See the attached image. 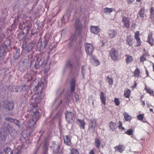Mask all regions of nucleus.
<instances>
[{
    "instance_id": "32",
    "label": "nucleus",
    "mask_w": 154,
    "mask_h": 154,
    "mask_svg": "<svg viewBox=\"0 0 154 154\" xmlns=\"http://www.w3.org/2000/svg\"><path fill=\"white\" fill-rule=\"evenodd\" d=\"M116 124V123H114L112 121H111L109 124V127L110 129L112 131H114L117 128Z\"/></svg>"
},
{
    "instance_id": "19",
    "label": "nucleus",
    "mask_w": 154,
    "mask_h": 154,
    "mask_svg": "<svg viewBox=\"0 0 154 154\" xmlns=\"http://www.w3.org/2000/svg\"><path fill=\"white\" fill-rule=\"evenodd\" d=\"M91 32L95 34H97L100 31V29L98 26H91L90 28Z\"/></svg>"
},
{
    "instance_id": "21",
    "label": "nucleus",
    "mask_w": 154,
    "mask_h": 154,
    "mask_svg": "<svg viewBox=\"0 0 154 154\" xmlns=\"http://www.w3.org/2000/svg\"><path fill=\"white\" fill-rule=\"evenodd\" d=\"M139 31H137L135 33L134 38L136 40L137 42V44L136 46H139L141 45V42L140 41V38L139 37Z\"/></svg>"
},
{
    "instance_id": "22",
    "label": "nucleus",
    "mask_w": 154,
    "mask_h": 154,
    "mask_svg": "<svg viewBox=\"0 0 154 154\" xmlns=\"http://www.w3.org/2000/svg\"><path fill=\"white\" fill-rule=\"evenodd\" d=\"M32 26V25L30 23L27 25H25L23 27V31L26 33L27 35L28 34Z\"/></svg>"
},
{
    "instance_id": "3",
    "label": "nucleus",
    "mask_w": 154,
    "mask_h": 154,
    "mask_svg": "<svg viewBox=\"0 0 154 154\" xmlns=\"http://www.w3.org/2000/svg\"><path fill=\"white\" fill-rule=\"evenodd\" d=\"M44 88V83H38L37 86H35L33 88L34 91L35 93L32 96V99L35 100L36 103L32 106V108L35 104H37L38 102L41 100V97L39 96V94H41Z\"/></svg>"
},
{
    "instance_id": "59",
    "label": "nucleus",
    "mask_w": 154,
    "mask_h": 154,
    "mask_svg": "<svg viewBox=\"0 0 154 154\" xmlns=\"http://www.w3.org/2000/svg\"><path fill=\"white\" fill-rule=\"evenodd\" d=\"M137 119L139 120H142L143 118V115L141 114H139L137 116Z\"/></svg>"
},
{
    "instance_id": "49",
    "label": "nucleus",
    "mask_w": 154,
    "mask_h": 154,
    "mask_svg": "<svg viewBox=\"0 0 154 154\" xmlns=\"http://www.w3.org/2000/svg\"><path fill=\"white\" fill-rule=\"evenodd\" d=\"M108 82L109 85H112L113 84V79L111 78H110L109 76H107L106 77Z\"/></svg>"
},
{
    "instance_id": "64",
    "label": "nucleus",
    "mask_w": 154,
    "mask_h": 154,
    "mask_svg": "<svg viewBox=\"0 0 154 154\" xmlns=\"http://www.w3.org/2000/svg\"><path fill=\"white\" fill-rule=\"evenodd\" d=\"M23 28V25L21 23H20L19 25V28L20 29H22Z\"/></svg>"
},
{
    "instance_id": "56",
    "label": "nucleus",
    "mask_w": 154,
    "mask_h": 154,
    "mask_svg": "<svg viewBox=\"0 0 154 154\" xmlns=\"http://www.w3.org/2000/svg\"><path fill=\"white\" fill-rule=\"evenodd\" d=\"M82 72V76L84 79V76L85 75L86 72L85 71V66H82L81 68Z\"/></svg>"
},
{
    "instance_id": "48",
    "label": "nucleus",
    "mask_w": 154,
    "mask_h": 154,
    "mask_svg": "<svg viewBox=\"0 0 154 154\" xmlns=\"http://www.w3.org/2000/svg\"><path fill=\"white\" fill-rule=\"evenodd\" d=\"M140 72L138 68H137L134 71V75L135 77H138L140 74Z\"/></svg>"
},
{
    "instance_id": "1",
    "label": "nucleus",
    "mask_w": 154,
    "mask_h": 154,
    "mask_svg": "<svg viewBox=\"0 0 154 154\" xmlns=\"http://www.w3.org/2000/svg\"><path fill=\"white\" fill-rule=\"evenodd\" d=\"M76 80L74 78L72 79L69 85L70 89V90L71 94H69L68 92H67L66 93L64 92L65 90V88H60L57 90L56 91V94L57 96H58L54 101L53 105L57 103V109L60 105L62 103L63 101L62 99H61L60 100L59 98L60 97H62L63 96V98L64 99H66L67 100L69 99V97H70L71 94H72L75 91Z\"/></svg>"
},
{
    "instance_id": "5",
    "label": "nucleus",
    "mask_w": 154,
    "mask_h": 154,
    "mask_svg": "<svg viewBox=\"0 0 154 154\" xmlns=\"http://www.w3.org/2000/svg\"><path fill=\"white\" fill-rule=\"evenodd\" d=\"M67 68H69L72 71V75L74 77H75L78 75L79 68H76L73 71L72 64L71 60H68L66 63L65 67L63 69V71L65 72Z\"/></svg>"
},
{
    "instance_id": "15",
    "label": "nucleus",
    "mask_w": 154,
    "mask_h": 154,
    "mask_svg": "<svg viewBox=\"0 0 154 154\" xmlns=\"http://www.w3.org/2000/svg\"><path fill=\"white\" fill-rule=\"evenodd\" d=\"M85 50L86 53L91 56L92 54V52L94 50V48L91 44L86 43L85 44Z\"/></svg>"
},
{
    "instance_id": "37",
    "label": "nucleus",
    "mask_w": 154,
    "mask_h": 154,
    "mask_svg": "<svg viewBox=\"0 0 154 154\" xmlns=\"http://www.w3.org/2000/svg\"><path fill=\"white\" fill-rule=\"evenodd\" d=\"M124 96L126 98H129L130 93H131V91L129 89H128L126 90H125L124 91Z\"/></svg>"
},
{
    "instance_id": "30",
    "label": "nucleus",
    "mask_w": 154,
    "mask_h": 154,
    "mask_svg": "<svg viewBox=\"0 0 154 154\" xmlns=\"http://www.w3.org/2000/svg\"><path fill=\"white\" fill-rule=\"evenodd\" d=\"M20 55V50L19 49H15V51L13 53V57L15 59H17Z\"/></svg>"
},
{
    "instance_id": "10",
    "label": "nucleus",
    "mask_w": 154,
    "mask_h": 154,
    "mask_svg": "<svg viewBox=\"0 0 154 154\" xmlns=\"http://www.w3.org/2000/svg\"><path fill=\"white\" fill-rule=\"evenodd\" d=\"M109 55L112 60L116 61L118 60L119 52L118 51L114 48H112L109 52Z\"/></svg>"
},
{
    "instance_id": "52",
    "label": "nucleus",
    "mask_w": 154,
    "mask_h": 154,
    "mask_svg": "<svg viewBox=\"0 0 154 154\" xmlns=\"http://www.w3.org/2000/svg\"><path fill=\"white\" fill-rule=\"evenodd\" d=\"M48 150V146L46 143H45L43 147V151L44 153H46Z\"/></svg>"
},
{
    "instance_id": "9",
    "label": "nucleus",
    "mask_w": 154,
    "mask_h": 154,
    "mask_svg": "<svg viewBox=\"0 0 154 154\" xmlns=\"http://www.w3.org/2000/svg\"><path fill=\"white\" fill-rule=\"evenodd\" d=\"M75 34L80 35L82 32V25L81 24L79 19H76L75 20Z\"/></svg>"
},
{
    "instance_id": "18",
    "label": "nucleus",
    "mask_w": 154,
    "mask_h": 154,
    "mask_svg": "<svg viewBox=\"0 0 154 154\" xmlns=\"http://www.w3.org/2000/svg\"><path fill=\"white\" fill-rule=\"evenodd\" d=\"M108 33L109 35V37L111 39L115 38L117 34V31L113 29L109 30Z\"/></svg>"
},
{
    "instance_id": "57",
    "label": "nucleus",
    "mask_w": 154,
    "mask_h": 154,
    "mask_svg": "<svg viewBox=\"0 0 154 154\" xmlns=\"http://www.w3.org/2000/svg\"><path fill=\"white\" fill-rule=\"evenodd\" d=\"M6 36L5 34L2 33L0 35V43L3 41Z\"/></svg>"
},
{
    "instance_id": "11",
    "label": "nucleus",
    "mask_w": 154,
    "mask_h": 154,
    "mask_svg": "<svg viewBox=\"0 0 154 154\" xmlns=\"http://www.w3.org/2000/svg\"><path fill=\"white\" fill-rule=\"evenodd\" d=\"M65 117L66 120L69 123H72L75 119V116L73 113L66 111L65 112Z\"/></svg>"
},
{
    "instance_id": "50",
    "label": "nucleus",
    "mask_w": 154,
    "mask_h": 154,
    "mask_svg": "<svg viewBox=\"0 0 154 154\" xmlns=\"http://www.w3.org/2000/svg\"><path fill=\"white\" fill-rule=\"evenodd\" d=\"M100 64V62L98 60L94 58L93 59V65L97 66L99 65Z\"/></svg>"
},
{
    "instance_id": "17",
    "label": "nucleus",
    "mask_w": 154,
    "mask_h": 154,
    "mask_svg": "<svg viewBox=\"0 0 154 154\" xmlns=\"http://www.w3.org/2000/svg\"><path fill=\"white\" fill-rule=\"evenodd\" d=\"M122 21L125 27H126L127 28H130V21L128 17L125 16H123L122 17Z\"/></svg>"
},
{
    "instance_id": "41",
    "label": "nucleus",
    "mask_w": 154,
    "mask_h": 154,
    "mask_svg": "<svg viewBox=\"0 0 154 154\" xmlns=\"http://www.w3.org/2000/svg\"><path fill=\"white\" fill-rule=\"evenodd\" d=\"M144 8H142L139 11L138 14L140 18H143L144 17Z\"/></svg>"
},
{
    "instance_id": "4",
    "label": "nucleus",
    "mask_w": 154,
    "mask_h": 154,
    "mask_svg": "<svg viewBox=\"0 0 154 154\" xmlns=\"http://www.w3.org/2000/svg\"><path fill=\"white\" fill-rule=\"evenodd\" d=\"M49 35H46L43 38H40L38 41L37 47L40 51L43 50L47 45L48 42V37Z\"/></svg>"
},
{
    "instance_id": "61",
    "label": "nucleus",
    "mask_w": 154,
    "mask_h": 154,
    "mask_svg": "<svg viewBox=\"0 0 154 154\" xmlns=\"http://www.w3.org/2000/svg\"><path fill=\"white\" fill-rule=\"evenodd\" d=\"M140 61L141 62H143L146 60V57H144L143 55H142L140 58Z\"/></svg>"
},
{
    "instance_id": "20",
    "label": "nucleus",
    "mask_w": 154,
    "mask_h": 154,
    "mask_svg": "<svg viewBox=\"0 0 154 154\" xmlns=\"http://www.w3.org/2000/svg\"><path fill=\"white\" fill-rule=\"evenodd\" d=\"M64 143L68 146H70L71 144V138L69 136L66 135L63 137Z\"/></svg>"
},
{
    "instance_id": "44",
    "label": "nucleus",
    "mask_w": 154,
    "mask_h": 154,
    "mask_svg": "<svg viewBox=\"0 0 154 154\" xmlns=\"http://www.w3.org/2000/svg\"><path fill=\"white\" fill-rule=\"evenodd\" d=\"M25 32L23 31L21 33H19L18 35V38L19 41L22 40L24 37Z\"/></svg>"
},
{
    "instance_id": "16",
    "label": "nucleus",
    "mask_w": 154,
    "mask_h": 154,
    "mask_svg": "<svg viewBox=\"0 0 154 154\" xmlns=\"http://www.w3.org/2000/svg\"><path fill=\"white\" fill-rule=\"evenodd\" d=\"M44 62L43 59L41 58H38L35 61V63L34 65V67L35 69H39L42 65Z\"/></svg>"
},
{
    "instance_id": "25",
    "label": "nucleus",
    "mask_w": 154,
    "mask_h": 154,
    "mask_svg": "<svg viewBox=\"0 0 154 154\" xmlns=\"http://www.w3.org/2000/svg\"><path fill=\"white\" fill-rule=\"evenodd\" d=\"M100 99L101 103L104 105L106 104V97L103 92L101 91L100 94Z\"/></svg>"
},
{
    "instance_id": "27",
    "label": "nucleus",
    "mask_w": 154,
    "mask_h": 154,
    "mask_svg": "<svg viewBox=\"0 0 154 154\" xmlns=\"http://www.w3.org/2000/svg\"><path fill=\"white\" fill-rule=\"evenodd\" d=\"M78 121L79 122V125L80 128L85 129L86 123L84 120L83 119L81 120L78 119Z\"/></svg>"
},
{
    "instance_id": "40",
    "label": "nucleus",
    "mask_w": 154,
    "mask_h": 154,
    "mask_svg": "<svg viewBox=\"0 0 154 154\" xmlns=\"http://www.w3.org/2000/svg\"><path fill=\"white\" fill-rule=\"evenodd\" d=\"M113 11H114V9L113 8H106L104 9V12L108 14H110Z\"/></svg>"
},
{
    "instance_id": "35",
    "label": "nucleus",
    "mask_w": 154,
    "mask_h": 154,
    "mask_svg": "<svg viewBox=\"0 0 154 154\" xmlns=\"http://www.w3.org/2000/svg\"><path fill=\"white\" fill-rule=\"evenodd\" d=\"M28 66L23 65L20 64L19 67V69L20 72H24L27 69Z\"/></svg>"
},
{
    "instance_id": "55",
    "label": "nucleus",
    "mask_w": 154,
    "mask_h": 154,
    "mask_svg": "<svg viewBox=\"0 0 154 154\" xmlns=\"http://www.w3.org/2000/svg\"><path fill=\"white\" fill-rule=\"evenodd\" d=\"M31 32V34L32 35H36L38 33L36 30L34 29H32Z\"/></svg>"
},
{
    "instance_id": "60",
    "label": "nucleus",
    "mask_w": 154,
    "mask_h": 154,
    "mask_svg": "<svg viewBox=\"0 0 154 154\" xmlns=\"http://www.w3.org/2000/svg\"><path fill=\"white\" fill-rule=\"evenodd\" d=\"M14 119L11 118L9 117H6L5 118V120L7 121H9L11 122H13Z\"/></svg>"
},
{
    "instance_id": "62",
    "label": "nucleus",
    "mask_w": 154,
    "mask_h": 154,
    "mask_svg": "<svg viewBox=\"0 0 154 154\" xmlns=\"http://www.w3.org/2000/svg\"><path fill=\"white\" fill-rule=\"evenodd\" d=\"M149 18L152 21H154V14H150Z\"/></svg>"
},
{
    "instance_id": "53",
    "label": "nucleus",
    "mask_w": 154,
    "mask_h": 154,
    "mask_svg": "<svg viewBox=\"0 0 154 154\" xmlns=\"http://www.w3.org/2000/svg\"><path fill=\"white\" fill-rule=\"evenodd\" d=\"M5 27V23L2 21H0V30H2Z\"/></svg>"
},
{
    "instance_id": "14",
    "label": "nucleus",
    "mask_w": 154,
    "mask_h": 154,
    "mask_svg": "<svg viewBox=\"0 0 154 154\" xmlns=\"http://www.w3.org/2000/svg\"><path fill=\"white\" fill-rule=\"evenodd\" d=\"M89 121L88 129L90 132L93 133L95 131V128L96 126V122L95 119H91Z\"/></svg>"
},
{
    "instance_id": "31",
    "label": "nucleus",
    "mask_w": 154,
    "mask_h": 154,
    "mask_svg": "<svg viewBox=\"0 0 154 154\" xmlns=\"http://www.w3.org/2000/svg\"><path fill=\"white\" fill-rule=\"evenodd\" d=\"M123 116H124V119L126 122H129L132 119V117L129 115L126 112L124 113Z\"/></svg>"
},
{
    "instance_id": "6",
    "label": "nucleus",
    "mask_w": 154,
    "mask_h": 154,
    "mask_svg": "<svg viewBox=\"0 0 154 154\" xmlns=\"http://www.w3.org/2000/svg\"><path fill=\"white\" fill-rule=\"evenodd\" d=\"M82 44L81 41H80L79 44L76 46L74 50L73 55L77 58H79L82 56V51L81 50Z\"/></svg>"
},
{
    "instance_id": "54",
    "label": "nucleus",
    "mask_w": 154,
    "mask_h": 154,
    "mask_svg": "<svg viewBox=\"0 0 154 154\" xmlns=\"http://www.w3.org/2000/svg\"><path fill=\"white\" fill-rule=\"evenodd\" d=\"M71 154H79V152L76 149L72 148L71 150Z\"/></svg>"
},
{
    "instance_id": "29",
    "label": "nucleus",
    "mask_w": 154,
    "mask_h": 154,
    "mask_svg": "<svg viewBox=\"0 0 154 154\" xmlns=\"http://www.w3.org/2000/svg\"><path fill=\"white\" fill-rule=\"evenodd\" d=\"M28 87L26 85H23L21 87V91L25 94H27L28 93Z\"/></svg>"
},
{
    "instance_id": "12",
    "label": "nucleus",
    "mask_w": 154,
    "mask_h": 154,
    "mask_svg": "<svg viewBox=\"0 0 154 154\" xmlns=\"http://www.w3.org/2000/svg\"><path fill=\"white\" fill-rule=\"evenodd\" d=\"M2 107L8 111H12L14 109V104L12 101H8L6 102L5 104Z\"/></svg>"
},
{
    "instance_id": "58",
    "label": "nucleus",
    "mask_w": 154,
    "mask_h": 154,
    "mask_svg": "<svg viewBox=\"0 0 154 154\" xmlns=\"http://www.w3.org/2000/svg\"><path fill=\"white\" fill-rule=\"evenodd\" d=\"M116 105L117 106H118L120 104V101L119 100L118 98H115L114 101Z\"/></svg>"
},
{
    "instance_id": "46",
    "label": "nucleus",
    "mask_w": 154,
    "mask_h": 154,
    "mask_svg": "<svg viewBox=\"0 0 154 154\" xmlns=\"http://www.w3.org/2000/svg\"><path fill=\"white\" fill-rule=\"evenodd\" d=\"M134 131L132 129H130L127 130L125 132V133L128 135H132L133 134Z\"/></svg>"
},
{
    "instance_id": "47",
    "label": "nucleus",
    "mask_w": 154,
    "mask_h": 154,
    "mask_svg": "<svg viewBox=\"0 0 154 154\" xmlns=\"http://www.w3.org/2000/svg\"><path fill=\"white\" fill-rule=\"evenodd\" d=\"M13 122L14 124H16L19 128L21 127V125L19 120L16 119H14Z\"/></svg>"
},
{
    "instance_id": "13",
    "label": "nucleus",
    "mask_w": 154,
    "mask_h": 154,
    "mask_svg": "<svg viewBox=\"0 0 154 154\" xmlns=\"http://www.w3.org/2000/svg\"><path fill=\"white\" fill-rule=\"evenodd\" d=\"M33 43V42H29L27 45L26 42H25L22 44V48L25 51L29 53L33 48L34 45Z\"/></svg>"
},
{
    "instance_id": "45",
    "label": "nucleus",
    "mask_w": 154,
    "mask_h": 154,
    "mask_svg": "<svg viewBox=\"0 0 154 154\" xmlns=\"http://www.w3.org/2000/svg\"><path fill=\"white\" fill-rule=\"evenodd\" d=\"M144 89L146 91L147 93L149 94H151L154 93V91L152 90L150 88H147L146 85H145Z\"/></svg>"
},
{
    "instance_id": "39",
    "label": "nucleus",
    "mask_w": 154,
    "mask_h": 154,
    "mask_svg": "<svg viewBox=\"0 0 154 154\" xmlns=\"http://www.w3.org/2000/svg\"><path fill=\"white\" fill-rule=\"evenodd\" d=\"M127 58L126 59V61L127 63H129L132 62L133 61V58L132 56L129 55H127Z\"/></svg>"
},
{
    "instance_id": "2",
    "label": "nucleus",
    "mask_w": 154,
    "mask_h": 154,
    "mask_svg": "<svg viewBox=\"0 0 154 154\" xmlns=\"http://www.w3.org/2000/svg\"><path fill=\"white\" fill-rule=\"evenodd\" d=\"M38 108V105L35 104L30 110L31 118L29 120L27 127V129L30 131L29 133V136H30L38 126V121L40 117Z\"/></svg>"
},
{
    "instance_id": "33",
    "label": "nucleus",
    "mask_w": 154,
    "mask_h": 154,
    "mask_svg": "<svg viewBox=\"0 0 154 154\" xmlns=\"http://www.w3.org/2000/svg\"><path fill=\"white\" fill-rule=\"evenodd\" d=\"M20 64L29 66V61L27 59L23 58L21 59V61L20 62Z\"/></svg>"
},
{
    "instance_id": "7",
    "label": "nucleus",
    "mask_w": 154,
    "mask_h": 154,
    "mask_svg": "<svg viewBox=\"0 0 154 154\" xmlns=\"http://www.w3.org/2000/svg\"><path fill=\"white\" fill-rule=\"evenodd\" d=\"M9 51L7 49L5 45L0 46V61L2 60L7 54V53Z\"/></svg>"
},
{
    "instance_id": "24",
    "label": "nucleus",
    "mask_w": 154,
    "mask_h": 154,
    "mask_svg": "<svg viewBox=\"0 0 154 154\" xmlns=\"http://www.w3.org/2000/svg\"><path fill=\"white\" fill-rule=\"evenodd\" d=\"M152 32L149 33L148 34L147 42L151 45L153 44L154 39L152 38Z\"/></svg>"
},
{
    "instance_id": "26",
    "label": "nucleus",
    "mask_w": 154,
    "mask_h": 154,
    "mask_svg": "<svg viewBox=\"0 0 154 154\" xmlns=\"http://www.w3.org/2000/svg\"><path fill=\"white\" fill-rule=\"evenodd\" d=\"M127 41L126 44L128 45L129 46H131L132 45L133 43V37L130 35L128 36L127 37Z\"/></svg>"
},
{
    "instance_id": "8",
    "label": "nucleus",
    "mask_w": 154,
    "mask_h": 154,
    "mask_svg": "<svg viewBox=\"0 0 154 154\" xmlns=\"http://www.w3.org/2000/svg\"><path fill=\"white\" fill-rule=\"evenodd\" d=\"M60 145L59 143L53 142L50 147L53 149V153L54 154H60L62 150L60 149Z\"/></svg>"
},
{
    "instance_id": "34",
    "label": "nucleus",
    "mask_w": 154,
    "mask_h": 154,
    "mask_svg": "<svg viewBox=\"0 0 154 154\" xmlns=\"http://www.w3.org/2000/svg\"><path fill=\"white\" fill-rule=\"evenodd\" d=\"M71 12L67 10L66 12V14L63 15V18L66 19L67 22L69 20L71 16Z\"/></svg>"
},
{
    "instance_id": "23",
    "label": "nucleus",
    "mask_w": 154,
    "mask_h": 154,
    "mask_svg": "<svg viewBox=\"0 0 154 154\" xmlns=\"http://www.w3.org/2000/svg\"><path fill=\"white\" fill-rule=\"evenodd\" d=\"M76 39V35L74 34L72 35L69 39L70 42L69 43V46H71L75 42Z\"/></svg>"
},
{
    "instance_id": "51",
    "label": "nucleus",
    "mask_w": 154,
    "mask_h": 154,
    "mask_svg": "<svg viewBox=\"0 0 154 154\" xmlns=\"http://www.w3.org/2000/svg\"><path fill=\"white\" fill-rule=\"evenodd\" d=\"M4 128L5 129V131L6 132H9L10 131V129L11 127V126L9 124H4Z\"/></svg>"
},
{
    "instance_id": "38",
    "label": "nucleus",
    "mask_w": 154,
    "mask_h": 154,
    "mask_svg": "<svg viewBox=\"0 0 154 154\" xmlns=\"http://www.w3.org/2000/svg\"><path fill=\"white\" fill-rule=\"evenodd\" d=\"M94 143L96 147L99 149L101 144L100 140L98 138H96L95 139Z\"/></svg>"
},
{
    "instance_id": "36",
    "label": "nucleus",
    "mask_w": 154,
    "mask_h": 154,
    "mask_svg": "<svg viewBox=\"0 0 154 154\" xmlns=\"http://www.w3.org/2000/svg\"><path fill=\"white\" fill-rule=\"evenodd\" d=\"M5 154H13L12 150L10 147H7L4 150Z\"/></svg>"
},
{
    "instance_id": "42",
    "label": "nucleus",
    "mask_w": 154,
    "mask_h": 154,
    "mask_svg": "<svg viewBox=\"0 0 154 154\" xmlns=\"http://www.w3.org/2000/svg\"><path fill=\"white\" fill-rule=\"evenodd\" d=\"M11 41L9 39H6L4 42V43L2 44L1 45H5L7 47V49H9L8 47L10 45Z\"/></svg>"
},
{
    "instance_id": "43",
    "label": "nucleus",
    "mask_w": 154,
    "mask_h": 154,
    "mask_svg": "<svg viewBox=\"0 0 154 154\" xmlns=\"http://www.w3.org/2000/svg\"><path fill=\"white\" fill-rule=\"evenodd\" d=\"M25 77L28 79L27 82H29L33 79V77L32 75L29 74V73H27L25 76Z\"/></svg>"
},
{
    "instance_id": "63",
    "label": "nucleus",
    "mask_w": 154,
    "mask_h": 154,
    "mask_svg": "<svg viewBox=\"0 0 154 154\" xmlns=\"http://www.w3.org/2000/svg\"><path fill=\"white\" fill-rule=\"evenodd\" d=\"M150 14H154V9L153 7H151L150 10Z\"/></svg>"
},
{
    "instance_id": "28",
    "label": "nucleus",
    "mask_w": 154,
    "mask_h": 154,
    "mask_svg": "<svg viewBox=\"0 0 154 154\" xmlns=\"http://www.w3.org/2000/svg\"><path fill=\"white\" fill-rule=\"evenodd\" d=\"M114 149L118 151L119 152L122 153L124 150L125 147L124 146L120 145L115 146Z\"/></svg>"
}]
</instances>
